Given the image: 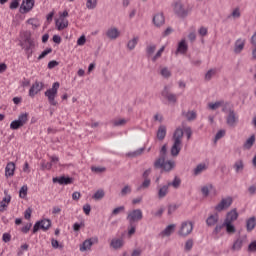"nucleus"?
<instances>
[{
	"mask_svg": "<svg viewBox=\"0 0 256 256\" xmlns=\"http://www.w3.org/2000/svg\"><path fill=\"white\" fill-rule=\"evenodd\" d=\"M53 183H59V185H71L73 183V178L71 177H55L53 178Z\"/></svg>",
	"mask_w": 256,
	"mask_h": 256,
	"instance_id": "16",
	"label": "nucleus"
},
{
	"mask_svg": "<svg viewBox=\"0 0 256 256\" xmlns=\"http://www.w3.org/2000/svg\"><path fill=\"white\" fill-rule=\"evenodd\" d=\"M163 159H167V145H163L161 150H160V155L158 159H156V166L163 161Z\"/></svg>",
	"mask_w": 256,
	"mask_h": 256,
	"instance_id": "27",
	"label": "nucleus"
},
{
	"mask_svg": "<svg viewBox=\"0 0 256 256\" xmlns=\"http://www.w3.org/2000/svg\"><path fill=\"white\" fill-rule=\"evenodd\" d=\"M183 128L178 127L173 133L172 139L174 141L171 147V155L172 157H177L179 153H181V147L183 145Z\"/></svg>",
	"mask_w": 256,
	"mask_h": 256,
	"instance_id": "1",
	"label": "nucleus"
},
{
	"mask_svg": "<svg viewBox=\"0 0 256 256\" xmlns=\"http://www.w3.org/2000/svg\"><path fill=\"white\" fill-rule=\"evenodd\" d=\"M225 137V130H220L215 135V141H219V139H223Z\"/></svg>",
	"mask_w": 256,
	"mask_h": 256,
	"instance_id": "58",
	"label": "nucleus"
},
{
	"mask_svg": "<svg viewBox=\"0 0 256 256\" xmlns=\"http://www.w3.org/2000/svg\"><path fill=\"white\" fill-rule=\"evenodd\" d=\"M237 219H239V213H237V208H234L227 213L224 223H233Z\"/></svg>",
	"mask_w": 256,
	"mask_h": 256,
	"instance_id": "15",
	"label": "nucleus"
},
{
	"mask_svg": "<svg viewBox=\"0 0 256 256\" xmlns=\"http://www.w3.org/2000/svg\"><path fill=\"white\" fill-rule=\"evenodd\" d=\"M59 87H61V84L59 82H54L52 85V88H49L45 93V97L48 99L49 105H52V107H57L58 102L57 100V95L59 93Z\"/></svg>",
	"mask_w": 256,
	"mask_h": 256,
	"instance_id": "3",
	"label": "nucleus"
},
{
	"mask_svg": "<svg viewBox=\"0 0 256 256\" xmlns=\"http://www.w3.org/2000/svg\"><path fill=\"white\" fill-rule=\"evenodd\" d=\"M96 6H97V0H87L86 7L88 9H95Z\"/></svg>",
	"mask_w": 256,
	"mask_h": 256,
	"instance_id": "53",
	"label": "nucleus"
},
{
	"mask_svg": "<svg viewBox=\"0 0 256 256\" xmlns=\"http://www.w3.org/2000/svg\"><path fill=\"white\" fill-rule=\"evenodd\" d=\"M50 227H51V220L43 219L35 223L33 227V233H37L39 229H42V231H48Z\"/></svg>",
	"mask_w": 256,
	"mask_h": 256,
	"instance_id": "8",
	"label": "nucleus"
},
{
	"mask_svg": "<svg viewBox=\"0 0 256 256\" xmlns=\"http://www.w3.org/2000/svg\"><path fill=\"white\" fill-rule=\"evenodd\" d=\"M143 151H145V148H140L138 150H136L135 152L129 153L128 156L129 157H138V155H142Z\"/></svg>",
	"mask_w": 256,
	"mask_h": 256,
	"instance_id": "55",
	"label": "nucleus"
},
{
	"mask_svg": "<svg viewBox=\"0 0 256 256\" xmlns=\"http://www.w3.org/2000/svg\"><path fill=\"white\" fill-rule=\"evenodd\" d=\"M124 211H125V206H120V207L115 208L112 211L111 215L112 216L119 215V213H123Z\"/></svg>",
	"mask_w": 256,
	"mask_h": 256,
	"instance_id": "54",
	"label": "nucleus"
},
{
	"mask_svg": "<svg viewBox=\"0 0 256 256\" xmlns=\"http://www.w3.org/2000/svg\"><path fill=\"white\" fill-rule=\"evenodd\" d=\"M33 213V210L31 208H28L24 212V219H31V214Z\"/></svg>",
	"mask_w": 256,
	"mask_h": 256,
	"instance_id": "62",
	"label": "nucleus"
},
{
	"mask_svg": "<svg viewBox=\"0 0 256 256\" xmlns=\"http://www.w3.org/2000/svg\"><path fill=\"white\" fill-rule=\"evenodd\" d=\"M255 227H256V218L255 216H252L248 220H246V231H248V233H251V231H253Z\"/></svg>",
	"mask_w": 256,
	"mask_h": 256,
	"instance_id": "25",
	"label": "nucleus"
},
{
	"mask_svg": "<svg viewBox=\"0 0 256 256\" xmlns=\"http://www.w3.org/2000/svg\"><path fill=\"white\" fill-rule=\"evenodd\" d=\"M129 229H128V235L131 237V235H135L136 231V226L135 224H129Z\"/></svg>",
	"mask_w": 256,
	"mask_h": 256,
	"instance_id": "61",
	"label": "nucleus"
},
{
	"mask_svg": "<svg viewBox=\"0 0 256 256\" xmlns=\"http://www.w3.org/2000/svg\"><path fill=\"white\" fill-rule=\"evenodd\" d=\"M35 7V0H23L20 6L21 13H29Z\"/></svg>",
	"mask_w": 256,
	"mask_h": 256,
	"instance_id": "14",
	"label": "nucleus"
},
{
	"mask_svg": "<svg viewBox=\"0 0 256 256\" xmlns=\"http://www.w3.org/2000/svg\"><path fill=\"white\" fill-rule=\"evenodd\" d=\"M42 169H47L48 171L51 170V168L53 167V164L51 162H42Z\"/></svg>",
	"mask_w": 256,
	"mask_h": 256,
	"instance_id": "60",
	"label": "nucleus"
},
{
	"mask_svg": "<svg viewBox=\"0 0 256 256\" xmlns=\"http://www.w3.org/2000/svg\"><path fill=\"white\" fill-rule=\"evenodd\" d=\"M93 247V240L88 239L85 240L82 245L80 246V251L83 253L85 251H89Z\"/></svg>",
	"mask_w": 256,
	"mask_h": 256,
	"instance_id": "30",
	"label": "nucleus"
},
{
	"mask_svg": "<svg viewBox=\"0 0 256 256\" xmlns=\"http://www.w3.org/2000/svg\"><path fill=\"white\" fill-rule=\"evenodd\" d=\"M153 23L155 27H161L162 25H165V16L163 15V13H158L154 15Z\"/></svg>",
	"mask_w": 256,
	"mask_h": 256,
	"instance_id": "19",
	"label": "nucleus"
},
{
	"mask_svg": "<svg viewBox=\"0 0 256 256\" xmlns=\"http://www.w3.org/2000/svg\"><path fill=\"white\" fill-rule=\"evenodd\" d=\"M163 51H165V46H162L158 52L152 57V61L153 63H155V61H157L159 59V57H161V55H163Z\"/></svg>",
	"mask_w": 256,
	"mask_h": 256,
	"instance_id": "45",
	"label": "nucleus"
},
{
	"mask_svg": "<svg viewBox=\"0 0 256 256\" xmlns=\"http://www.w3.org/2000/svg\"><path fill=\"white\" fill-rule=\"evenodd\" d=\"M206 169H207V165L199 164L194 169V175H201V173H203V171H205Z\"/></svg>",
	"mask_w": 256,
	"mask_h": 256,
	"instance_id": "41",
	"label": "nucleus"
},
{
	"mask_svg": "<svg viewBox=\"0 0 256 256\" xmlns=\"http://www.w3.org/2000/svg\"><path fill=\"white\" fill-rule=\"evenodd\" d=\"M125 245V240L123 238H113L110 242V247L112 249H121Z\"/></svg>",
	"mask_w": 256,
	"mask_h": 256,
	"instance_id": "17",
	"label": "nucleus"
},
{
	"mask_svg": "<svg viewBox=\"0 0 256 256\" xmlns=\"http://www.w3.org/2000/svg\"><path fill=\"white\" fill-rule=\"evenodd\" d=\"M221 105H223V103L221 102H215V103H210L208 104L209 109H211L212 111H215L217 109H219L221 107Z\"/></svg>",
	"mask_w": 256,
	"mask_h": 256,
	"instance_id": "51",
	"label": "nucleus"
},
{
	"mask_svg": "<svg viewBox=\"0 0 256 256\" xmlns=\"http://www.w3.org/2000/svg\"><path fill=\"white\" fill-rule=\"evenodd\" d=\"M241 17V9L236 7L230 15H228V19H239Z\"/></svg>",
	"mask_w": 256,
	"mask_h": 256,
	"instance_id": "35",
	"label": "nucleus"
},
{
	"mask_svg": "<svg viewBox=\"0 0 256 256\" xmlns=\"http://www.w3.org/2000/svg\"><path fill=\"white\" fill-rule=\"evenodd\" d=\"M226 123L229 127H235L237 123H239V117L237 116V113H235V110H229L226 117Z\"/></svg>",
	"mask_w": 256,
	"mask_h": 256,
	"instance_id": "10",
	"label": "nucleus"
},
{
	"mask_svg": "<svg viewBox=\"0 0 256 256\" xmlns=\"http://www.w3.org/2000/svg\"><path fill=\"white\" fill-rule=\"evenodd\" d=\"M87 43V38H85V35H82L80 38L77 40V45L82 47V45H85Z\"/></svg>",
	"mask_w": 256,
	"mask_h": 256,
	"instance_id": "59",
	"label": "nucleus"
},
{
	"mask_svg": "<svg viewBox=\"0 0 256 256\" xmlns=\"http://www.w3.org/2000/svg\"><path fill=\"white\" fill-rule=\"evenodd\" d=\"M215 75H217V68L208 70L207 73L205 74V81H211V79H213Z\"/></svg>",
	"mask_w": 256,
	"mask_h": 256,
	"instance_id": "36",
	"label": "nucleus"
},
{
	"mask_svg": "<svg viewBox=\"0 0 256 256\" xmlns=\"http://www.w3.org/2000/svg\"><path fill=\"white\" fill-rule=\"evenodd\" d=\"M188 49H189V46L187 45V42L185 41V39H183L179 42L176 53L185 54L187 53Z\"/></svg>",
	"mask_w": 256,
	"mask_h": 256,
	"instance_id": "26",
	"label": "nucleus"
},
{
	"mask_svg": "<svg viewBox=\"0 0 256 256\" xmlns=\"http://www.w3.org/2000/svg\"><path fill=\"white\" fill-rule=\"evenodd\" d=\"M114 127H123V125H127L126 119H116L113 121Z\"/></svg>",
	"mask_w": 256,
	"mask_h": 256,
	"instance_id": "44",
	"label": "nucleus"
},
{
	"mask_svg": "<svg viewBox=\"0 0 256 256\" xmlns=\"http://www.w3.org/2000/svg\"><path fill=\"white\" fill-rule=\"evenodd\" d=\"M219 223V214H212L206 219L208 227H215Z\"/></svg>",
	"mask_w": 256,
	"mask_h": 256,
	"instance_id": "22",
	"label": "nucleus"
},
{
	"mask_svg": "<svg viewBox=\"0 0 256 256\" xmlns=\"http://www.w3.org/2000/svg\"><path fill=\"white\" fill-rule=\"evenodd\" d=\"M175 231V224L168 225L162 232V235H165L166 237H169Z\"/></svg>",
	"mask_w": 256,
	"mask_h": 256,
	"instance_id": "39",
	"label": "nucleus"
},
{
	"mask_svg": "<svg viewBox=\"0 0 256 256\" xmlns=\"http://www.w3.org/2000/svg\"><path fill=\"white\" fill-rule=\"evenodd\" d=\"M19 3H21V0H12L10 3V9H17V7H19Z\"/></svg>",
	"mask_w": 256,
	"mask_h": 256,
	"instance_id": "63",
	"label": "nucleus"
},
{
	"mask_svg": "<svg viewBox=\"0 0 256 256\" xmlns=\"http://www.w3.org/2000/svg\"><path fill=\"white\" fill-rule=\"evenodd\" d=\"M106 35L109 39H117V37L120 35V32L117 28H110L108 29Z\"/></svg>",
	"mask_w": 256,
	"mask_h": 256,
	"instance_id": "31",
	"label": "nucleus"
},
{
	"mask_svg": "<svg viewBox=\"0 0 256 256\" xmlns=\"http://www.w3.org/2000/svg\"><path fill=\"white\" fill-rule=\"evenodd\" d=\"M167 185L168 187L179 189V187H181V178H179L178 176H175L174 180L172 182H168Z\"/></svg>",
	"mask_w": 256,
	"mask_h": 256,
	"instance_id": "33",
	"label": "nucleus"
},
{
	"mask_svg": "<svg viewBox=\"0 0 256 256\" xmlns=\"http://www.w3.org/2000/svg\"><path fill=\"white\" fill-rule=\"evenodd\" d=\"M15 175V163L14 162H8L5 167V177H13Z\"/></svg>",
	"mask_w": 256,
	"mask_h": 256,
	"instance_id": "21",
	"label": "nucleus"
},
{
	"mask_svg": "<svg viewBox=\"0 0 256 256\" xmlns=\"http://www.w3.org/2000/svg\"><path fill=\"white\" fill-rule=\"evenodd\" d=\"M139 42V37H134L132 40H130L127 44L128 49H130V51H133V49H135V47L137 46V43Z\"/></svg>",
	"mask_w": 256,
	"mask_h": 256,
	"instance_id": "42",
	"label": "nucleus"
},
{
	"mask_svg": "<svg viewBox=\"0 0 256 256\" xmlns=\"http://www.w3.org/2000/svg\"><path fill=\"white\" fill-rule=\"evenodd\" d=\"M230 205H233V198L227 197L223 198L220 203L215 207L216 211H223L225 209H229Z\"/></svg>",
	"mask_w": 256,
	"mask_h": 256,
	"instance_id": "12",
	"label": "nucleus"
},
{
	"mask_svg": "<svg viewBox=\"0 0 256 256\" xmlns=\"http://www.w3.org/2000/svg\"><path fill=\"white\" fill-rule=\"evenodd\" d=\"M154 167L155 169H163V171L166 172L173 171V169H175V161H165V159H163L159 162L158 166H156V162H154Z\"/></svg>",
	"mask_w": 256,
	"mask_h": 256,
	"instance_id": "7",
	"label": "nucleus"
},
{
	"mask_svg": "<svg viewBox=\"0 0 256 256\" xmlns=\"http://www.w3.org/2000/svg\"><path fill=\"white\" fill-rule=\"evenodd\" d=\"M174 13L178 17H182V18H185L187 17V15H189V11L185 9V6H183L181 2H176L174 4Z\"/></svg>",
	"mask_w": 256,
	"mask_h": 256,
	"instance_id": "9",
	"label": "nucleus"
},
{
	"mask_svg": "<svg viewBox=\"0 0 256 256\" xmlns=\"http://www.w3.org/2000/svg\"><path fill=\"white\" fill-rule=\"evenodd\" d=\"M193 249V239H188L185 243V251H191Z\"/></svg>",
	"mask_w": 256,
	"mask_h": 256,
	"instance_id": "56",
	"label": "nucleus"
},
{
	"mask_svg": "<svg viewBox=\"0 0 256 256\" xmlns=\"http://www.w3.org/2000/svg\"><path fill=\"white\" fill-rule=\"evenodd\" d=\"M20 45L24 51L28 54V57L33 55V49H35V41L31 39V32H24Z\"/></svg>",
	"mask_w": 256,
	"mask_h": 256,
	"instance_id": "2",
	"label": "nucleus"
},
{
	"mask_svg": "<svg viewBox=\"0 0 256 256\" xmlns=\"http://www.w3.org/2000/svg\"><path fill=\"white\" fill-rule=\"evenodd\" d=\"M27 186H22L20 191H19V197L20 199H25V197H27Z\"/></svg>",
	"mask_w": 256,
	"mask_h": 256,
	"instance_id": "48",
	"label": "nucleus"
},
{
	"mask_svg": "<svg viewBox=\"0 0 256 256\" xmlns=\"http://www.w3.org/2000/svg\"><path fill=\"white\" fill-rule=\"evenodd\" d=\"M29 122V114L28 113H22L18 116L17 120H14L10 123V129L13 131H17V129H21V127H24V125H27Z\"/></svg>",
	"mask_w": 256,
	"mask_h": 256,
	"instance_id": "4",
	"label": "nucleus"
},
{
	"mask_svg": "<svg viewBox=\"0 0 256 256\" xmlns=\"http://www.w3.org/2000/svg\"><path fill=\"white\" fill-rule=\"evenodd\" d=\"M248 251L255 253L256 252V241H253L248 246Z\"/></svg>",
	"mask_w": 256,
	"mask_h": 256,
	"instance_id": "64",
	"label": "nucleus"
},
{
	"mask_svg": "<svg viewBox=\"0 0 256 256\" xmlns=\"http://www.w3.org/2000/svg\"><path fill=\"white\" fill-rule=\"evenodd\" d=\"M169 194V185L158 186V199H165Z\"/></svg>",
	"mask_w": 256,
	"mask_h": 256,
	"instance_id": "20",
	"label": "nucleus"
},
{
	"mask_svg": "<svg viewBox=\"0 0 256 256\" xmlns=\"http://www.w3.org/2000/svg\"><path fill=\"white\" fill-rule=\"evenodd\" d=\"M56 27L58 31H63V29H67V27H69V20L63 17H59L56 20Z\"/></svg>",
	"mask_w": 256,
	"mask_h": 256,
	"instance_id": "18",
	"label": "nucleus"
},
{
	"mask_svg": "<svg viewBox=\"0 0 256 256\" xmlns=\"http://www.w3.org/2000/svg\"><path fill=\"white\" fill-rule=\"evenodd\" d=\"M223 227H225L224 223L221 225H216L212 232L213 235H219V233H221V230L223 229Z\"/></svg>",
	"mask_w": 256,
	"mask_h": 256,
	"instance_id": "57",
	"label": "nucleus"
},
{
	"mask_svg": "<svg viewBox=\"0 0 256 256\" xmlns=\"http://www.w3.org/2000/svg\"><path fill=\"white\" fill-rule=\"evenodd\" d=\"M131 191H132L131 186L126 185L122 188L120 195H121V197H125V196L129 195V193H131Z\"/></svg>",
	"mask_w": 256,
	"mask_h": 256,
	"instance_id": "43",
	"label": "nucleus"
},
{
	"mask_svg": "<svg viewBox=\"0 0 256 256\" xmlns=\"http://www.w3.org/2000/svg\"><path fill=\"white\" fill-rule=\"evenodd\" d=\"M255 145V135H252L250 138L246 140L244 143V148L245 149H251Z\"/></svg>",
	"mask_w": 256,
	"mask_h": 256,
	"instance_id": "38",
	"label": "nucleus"
},
{
	"mask_svg": "<svg viewBox=\"0 0 256 256\" xmlns=\"http://www.w3.org/2000/svg\"><path fill=\"white\" fill-rule=\"evenodd\" d=\"M126 219L129 225H135V223H139V221L143 220V211L141 209L129 211Z\"/></svg>",
	"mask_w": 256,
	"mask_h": 256,
	"instance_id": "5",
	"label": "nucleus"
},
{
	"mask_svg": "<svg viewBox=\"0 0 256 256\" xmlns=\"http://www.w3.org/2000/svg\"><path fill=\"white\" fill-rule=\"evenodd\" d=\"M160 74L162 77H165V79H169V77H171V71H169L168 68H162Z\"/></svg>",
	"mask_w": 256,
	"mask_h": 256,
	"instance_id": "52",
	"label": "nucleus"
},
{
	"mask_svg": "<svg viewBox=\"0 0 256 256\" xmlns=\"http://www.w3.org/2000/svg\"><path fill=\"white\" fill-rule=\"evenodd\" d=\"M241 247H243V239L238 238L232 245V251H241Z\"/></svg>",
	"mask_w": 256,
	"mask_h": 256,
	"instance_id": "34",
	"label": "nucleus"
},
{
	"mask_svg": "<svg viewBox=\"0 0 256 256\" xmlns=\"http://www.w3.org/2000/svg\"><path fill=\"white\" fill-rule=\"evenodd\" d=\"M224 227L226 228V232L228 233V235H233L237 231V229L231 222H224Z\"/></svg>",
	"mask_w": 256,
	"mask_h": 256,
	"instance_id": "32",
	"label": "nucleus"
},
{
	"mask_svg": "<svg viewBox=\"0 0 256 256\" xmlns=\"http://www.w3.org/2000/svg\"><path fill=\"white\" fill-rule=\"evenodd\" d=\"M167 137V127L165 125H160L157 131V139L163 141Z\"/></svg>",
	"mask_w": 256,
	"mask_h": 256,
	"instance_id": "24",
	"label": "nucleus"
},
{
	"mask_svg": "<svg viewBox=\"0 0 256 256\" xmlns=\"http://www.w3.org/2000/svg\"><path fill=\"white\" fill-rule=\"evenodd\" d=\"M234 169L236 173H239V171H243V161L239 160L234 164Z\"/></svg>",
	"mask_w": 256,
	"mask_h": 256,
	"instance_id": "49",
	"label": "nucleus"
},
{
	"mask_svg": "<svg viewBox=\"0 0 256 256\" xmlns=\"http://www.w3.org/2000/svg\"><path fill=\"white\" fill-rule=\"evenodd\" d=\"M45 87V84L43 82L36 81L32 84L30 90H29V97H35L40 91H43V88Z\"/></svg>",
	"mask_w": 256,
	"mask_h": 256,
	"instance_id": "11",
	"label": "nucleus"
},
{
	"mask_svg": "<svg viewBox=\"0 0 256 256\" xmlns=\"http://www.w3.org/2000/svg\"><path fill=\"white\" fill-rule=\"evenodd\" d=\"M49 53H53V49L51 48H47L46 50H44L38 57V60L41 61V59H45V57H47V55H49Z\"/></svg>",
	"mask_w": 256,
	"mask_h": 256,
	"instance_id": "46",
	"label": "nucleus"
},
{
	"mask_svg": "<svg viewBox=\"0 0 256 256\" xmlns=\"http://www.w3.org/2000/svg\"><path fill=\"white\" fill-rule=\"evenodd\" d=\"M9 203H11V195H6L0 202V211H5L9 207Z\"/></svg>",
	"mask_w": 256,
	"mask_h": 256,
	"instance_id": "29",
	"label": "nucleus"
},
{
	"mask_svg": "<svg viewBox=\"0 0 256 256\" xmlns=\"http://www.w3.org/2000/svg\"><path fill=\"white\" fill-rule=\"evenodd\" d=\"M182 117H185L187 121H195L197 119V112L195 111H182Z\"/></svg>",
	"mask_w": 256,
	"mask_h": 256,
	"instance_id": "28",
	"label": "nucleus"
},
{
	"mask_svg": "<svg viewBox=\"0 0 256 256\" xmlns=\"http://www.w3.org/2000/svg\"><path fill=\"white\" fill-rule=\"evenodd\" d=\"M156 49H157V46H156V45L147 46V48H146V53H147L148 57H151V55H152L153 53H155Z\"/></svg>",
	"mask_w": 256,
	"mask_h": 256,
	"instance_id": "47",
	"label": "nucleus"
},
{
	"mask_svg": "<svg viewBox=\"0 0 256 256\" xmlns=\"http://www.w3.org/2000/svg\"><path fill=\"white\" fill-rule=\"evenodd\" d=\"M161 95L164 97V99H167L169 103H177V95L171 93V91H169V87L165 86Z\"/></svg>",
	"mask_w": 256,
	"mask_h": 256,
	"instance_id": "13",
	"label": "nucleus"
},
{
	"mask_svg": "<svg viewBox=\"0 0 256 256\" xmlns=\"http://www.w3.org/2000/svg\"><path fill=\"white\" fill-rule=\"evenodd\" d=\"M212 189H213V186L211 184L203 186L201 188V193H202L203 197H209V192L212 191Z\"/></svg>",
	"mask_w": 256,
	"mask_h": 256,
	"instance_id": "40",
	"label": "nucleus"
},
{
	"mask_svg": "<svg viewBox=\"0 0 256 256\" xmlns=\"http://www.w3.org/2000/svg\"><path fill=\"white\" fill-rule=\"evenodd\" d=\"M193 233V222L184 221L181 223L180 229L178 230L179 237H188Z\"/></svg>",
	"mask_w": 256,
	"mask_h": 256,
	"instance_id": "6",
	"label": "nucleus"
},
{
	"mask_svg": "<svg viewBox=\"0 0 256 256\" xmlns=\"http://www.w3.org/2000/svg\"><path fill=\"white\" fill-rule=\"evenodd\" d=\"M27 23L29 25H32L33 29H37V27H39V20L35 19V18H31L27 21Z\"/></svg>",
	"mask_w": 256,
	"mask_h": 256,
	"instance_id": "50",
	"label": "nucleus"
},
{
	"mask_svg": "<svg viewBox=\"0 0 256 256\" xmlns=\"http://www.w3.org/2000/svg\"><path fill=\"white\" fill-rule=\"evenodd\" d=\"M151 187V179H144L142 184L137 187L136 191H141L143 189H149Z\"/></svg>",
	"mask_w": 256,
	"mask_h": 256,
	"instance_id": "37",
	"label": "nucleus"
},
{
	"mask_svg": "<svg viewBox=\"0 0 256 256\" xmlns=\"http://www.w3.org/2000/svg\"><path fill=\"white\" fill-rule=\"evenodd\" d=\"M243 49H245V40L240 38L235 42L234 53L239 54Z\"/></svg>",
	"mask_w": 256,
	"mask_h": 256,
	"instance_id": "23",
	"label": "nucleus"
}]
</instances>
